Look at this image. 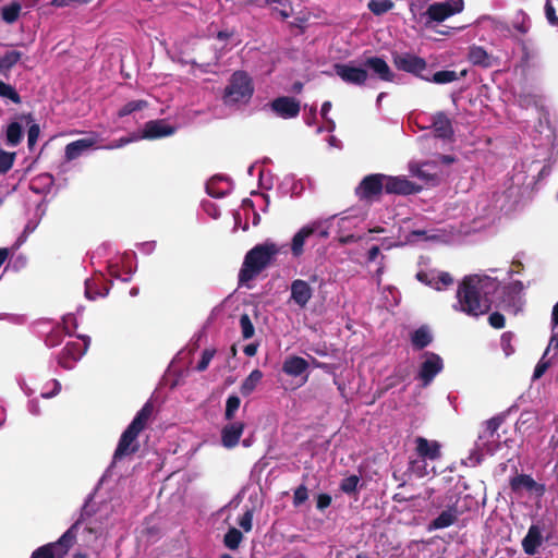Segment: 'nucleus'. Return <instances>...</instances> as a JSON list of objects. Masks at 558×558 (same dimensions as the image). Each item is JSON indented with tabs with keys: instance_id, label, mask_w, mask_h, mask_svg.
<instances>
[{
	"instance_id": "obj_1",
	"label": "nucleus",
	"mask_w": 558,
	"mask_h": 558,
	"mask_svg": "<svg viewBox=\"0 0 558 558\" xmlns=\"http://www.w3.org/2000/svg\"><path fill=\"white\" fill-rule=\"evenodd\" d=\"M483 282L476 275L464 277L458 286L453 308L471 317L487 314L492 308V301L484 291Z\"/></svg>"
},
{
	"instance_id": "obj_2",
	"label": "nucleus",
	"mask_w": 558,
	"mask_h": 558,
	"mask_svg": "<svg viewBox=\"0 0 558 558\" xmlns=\"http://www.w3.org/2000/svg\"><path fill=\"white\" fill-rule=\"evenodd\" d=\"M154 413V404L147 401L136 413L133 421L122 433L118 446L113 453V461H121L125 457L136 453L140 450L138 435L143 432L150 421Z\"/></svg>"
},
{
	"instance_id": "obj_3",
	"label": "nucleus",
	"mask_w": 558,
	"mask_h": 558,
	"mask_svg": "<svg viewBox=\"0 0 558 558\" xmlns=\"http://www.w3.org/2000/svg\"><path fill=\"white\" fill-rule=\"evenodd\" d=\"M276 243L266 241L251 248L243 260L239 271V284H244L256 278L264 269H266L279 253Z\"/></svg>"
},
{
	"instance_id": "obj_4",
	"label": "nucleus",
	"mask_w": 558,
	"mask_h": 558,
	"mask_svg": "<svg viewBox=\"0 0 558 558\" xmlns=\"http://www.w3.org/2000/svg\"><path fill=\"white\" fill-rule=\"evenodd\" d=\"M254 93V85L250 75L244 71H235L225 88L223 102L226 105L246 104Z\"/></svg>"
},
{
	"instance_id": "obj_5",
	"label": "nucleus",
	"mask_w": 558,
	"mask_h": 558,
	"mask_svg": "<svg viewBox=\"0 0 558 558\" xmlns=\"http://www.w3.org/2000/svg\"><path fill=\"white\" fill-rule=\"evenodd\" d=\"M459 494L448 490L444 495L441 502V506H444L445 509L428 523L427 531L432 532L442 530L456 524L460 515L464 512V510L459 506Z\"/></svg>"
},
{
	"instance_id": "obj_6",
	"label": "nucleus",
	"mask_w": 558,
	"mask_h": 558,
	"mask_svg": "<svg viewBox=\"0 0 558 558\" xmlns=\"http://www.w3.org/2000/svg\"><path fill=\"white\" fill-rule=\"evenodd\" d=\"M80 524L81 520H77L57 542L48 543L35 549L31 558H63L75 542V530Z\"/></svg>"
},
{
	"instance_id": "obj_7",
	"label": "nucleus",
	"mask_w": 558,
	"mask_h": 558,
	"mask_svg": "<svg viewBox=\"0 0 558 558\" xmlns=\"http://www.w3.org/2000/svg\"><path fill=\"white\" fill-rule=\"evenodd\" d=\"M393 65L399 70L407 73H411L423 80H429L428 76L423 75V71L426 70L427 63L425 59L409 53V52H393L392 53Z\"/></svg>"
},
{
	"instance_id": "obj_8",
	"label": "nucleus",
	"mask_w": 558,
	"mask_h": 558,
	"mask_svg": "<svg viewBox=\"0 0 558 558\" xmlns=\"http://www.w3.org/2000/svg\"><path fill=\"white\" fill-rule=\"evenodd\" d=\"M386 174L373 173L364 177L357 187L355 194L360 199L372 201L378 198L385 190Z\"/></svg>"
},
{
	"instance_id": "obj_9",
	"label": "nucleus",
	"mask_w": 558,
	"mask_h": 558,
	"mask_svg": "<svg viewBox=\"0 0 558 558\" xmlns=\"http://www.w3.org/2000/svg\"><path fill=\"white\" fill-rule=\"evenodd\" d=\"M336 74L347 84L363 86L367 78L368 72L363 66H355L350 63H336L333 65Z\"/></svg>"
},
{
	"instance_id": "obj_10",
	"label": "nucleus",
	"mask_w": 558,
	"mask_h": 558,
	"mask_svg": "<svg viewBox=\"0 0 558 558\" xmlns=\"http://www.w3.org/2000/svg\"><path fill=\"white\" fill-rule=\"evenodd\" d=\"M425 361L422 362L417 378L423 387H427L444 368L442 359L434 352L424 353Z\"/></svg>"
},
{
	"instance_id": "obj_11",
	"label": "nucleus",
	"mask_w": 558,
	"mask_h": 558,
	"mask_svg": "<svg viewBox=\"0 0 558 558\" xmlns=\"http://www.w3.org/2000/svg\"><path fill=\"white\" fill-rule=\"evenodd\" d=\"M464 8L463 0H450L449 2H435L426 10V15L430 21L442 22L456 13H460Z\"/></svg>"
},
{
	"instance_id": "obj_12",
	"label": "nucleus",
	"mask_w": 558,
	"mask_h": 558,
	"mask_svg": "<svg viewBox=\"0 0 558 558\" xmlns=\"http://www.w3.org/2000/svg\"><path fill=\"white\" fill-rule=\"evenodd\" d=\"M268 106L277 117L286 120L298 117L301 110L300 101L290 96L277 97Z\"/></svg>"
},
{
	"instance_id": "obj_13",
	"label": "nucleus",
	"mask_w": 558,
	"mask_h": 558,
	"mask_svg": "<svg viewBox=\"0 0 558 558\" xmlns=\"http://www.w3.org/2000/svg\"><path fill=\"white\" fill-rule=\"evenodd\" d=\"M420 191L421 186L405 178L386 175L385 192L388 194L411 195L418 193Z\"/></svg>"
},
{
	"instance_id": "obj_14",
	"label": "nucleus",
	"mask_w": 558,
	"mask_h": 558,
	"mask_svg": "<svg viewBox=\"0 0 558 558\" xmlns=\"http://www.w3.org/2000/svg\"><path fill=\"white\" fill-rule=\"evenodd\" d=\"M415 452L422 459L436 461L441 457V445L437 440H428L425 437L417 436L414 440Z\"/></svg>"
},
{
	"instance_id": "obj_15",
	"label": "nucleus",
	"mask_w": 558,
	"mask_h": 558,
	"mask_svg": "<svg viewBox=\"0 0 558 558\" xmlns=\"http://www.w3.org/2000/svg\"><path fill=\"white\" fill-rule=\"evenodd\" d=\"M175 128L168 124L165 120H151L145 123L140 138L156 140L172 135Z\"/></svg>"
},
{
	"instance_id": "obj_16",
	"label": "nucleus",
	"mask_w": 558,
	"mask_h": 558,
	"mask_svg": "<svg viewBox=\"0 0 558 558\" xmlns=\"http://www.w3.org/2000/svg\"><path fill=\"white\" fill-rule=\"evenodd\" d=\"M364 68L372 71V74L384 82H393L395 73L388 63L380 57H369L364 60Z\"/></svg>"
},
{
	"instance_id": "obj_17",
	"label": "nucleus",
	"mask_w": 558,
	"mask_h": 558,
	"mask_svg": "<svg viewBox=\"0 0 558 558\" xmlns=\"http://www.w3.org/2000/svg\"><path fill=\"white\" fill-rule=\"evenodd\" d=\"M85 350L86 344L76 341L68 342L59 355V364L65 369L72 368L73 364L85 353Z\"/></svg>"
},
{
	"instance_id": "obj_18",
	"label": "nucleus",
	"mask_w": 558,
	"mask_h": 558,
	"mask_svg": "<svg viewBox=\"0 0 558 558\" xmlns=\"http://www.w3.org/2000/svg\"><path fill=\"white\" fill-rule=\"evenodd\" d=\"M290 290L291 300L301 308H304L313 296V289L308 282L302 279L293 280Z\"/></svg>"
},
{
	"instance_id": "obj_19",
	"label": "nucleus",
	"mask_w": 558,
	"mask_h": 558,
	"mask_svg": "<svg viewBox=\"0 0 558 558\" xmlns=\"http://www.w3.org/2000/svg\"><path fill=\"white\" fill-rule=\"evenodd\" d=\"M510 488L515 494H521L523 490L544 493V486L537 484L531 475L519 474L510 478Z\"/></svg>"
},
{
	"instance_id": "obj_20",
	"label": "nucleus",
	"mask_w": 558,
	"mask_h": 558,
	"mask_svg": "<svg viewBox=\"0 0 558 558\" xmlns=\"http://www.w3.org/2000/svg\"><path fill=\"white\" fill-rule=\"evenodd\" d=\"M245 425L242 422H233L225 425L221 429V444L226 448H233L244 432Z\"/></svg>"
},
{
	"instance_id": "obj_21",
	"label": "nucleus",
	"mask_w": 558,
	"mask_h": 558,
	"mask_svg": "<svg viewBox=\"0 0 558 558\" xmlns=\"http://www.w3.org/2000/svg\"><path fill=\"white\" fill-rule=\"evenodd\" d=\"M543 543L542 532L538 525L532 524L524 538L522 539V548L526 555H534Z\"/></svg>"
},
{
	"instance_id": "obj_22",
	"label": "nucleus",
	"mask_w": 558,
	"mask_h": 558,
	"mask_svg": "<svg viewBox=\"0 0 558 558\" xmlns=\"http://www.w3.org/2000/svg\"><path fill=\"white\" fill-rule=\"evenodd\" d=\"M433 129L435 135L439 138H451L453 135V128L451 120L446 113L439 111L433 116Z\"/></svg>"
},
{
	"instance_id": "obj_23",
	"label": "nucleus",
	"mask_w": 558,
	"mask_h": 558,
	"mask_svg": "<svg viewBox=\"0 0 558 558\" xmlns=\"http://www.w3.org/2000/svg\"><path fill=\"white\" fill-rule=\"evenodd\" d=\"M94 138H80L69 143L65 146V159L68 161L75 160L81 157L85 151L95 146Z\"/></svg>"
},
{
	"instance_id": "obj_24",
	"label": "nucleus",
	"mask_w": 558,
	"mask_h": 558,
	"mask_svg": "<svg viewBox=\"0 0 558 558\" xmlns=\"http://www.w3.org/2000/svg\"><path fill=\"white\" fill-rule=\"evenodd\" d=\"M308 362L301 356H289L282 364V372L289 376L298 377L304 374L308 368Z\"/></svg>"
},
{
	"instance_id": "obj_25",
	"label": "nucleus",
	"mask_w": 558,
	"mask_h": 558,
	"mask_svg": "<svg viewBox=\"0 0 558 558\" xmlns=\"http://www.w3.org/2000/svg\"><path fill=\"white\" fill-rule=\"evenodd\" d=\"M433 341V336L427 326H421L411 335V343L414 350H423Z\"/></svg>"
},
{
	"instance_id": "obj_26",
	"label": "nucleus",
	"mask_w": 558,
	"mask_h": 558,
	"mask_svg": "<svg viewBox=\"0 0 558 558\" xmlns=\"http://www.w3.org/2000/svg\"><path fill=\"white\" fill-rule=\"evenodd\" d=\"M469 60L474 65L482 68H490L493 65V58L487 51L480 46H472L469 50Z\"/></svg>"
},
{
	"instance_id": "obj_27",
	"label": "nucleus",
	"mask_w": 558,
	"mask_h": 558,
	"mask_svg": "<svg viewBox=\"0 0 558 558\" xmlns=\"http://www.w3.org/2000/svg\"><path fill=\"white\" fill-rule=\"evenodd\" d=\"M311 235H313V230L310 229L306 226L302 227L293 236L292 239V243H291V251H292V254L298 257L300 255H302L303 253V246H304V243L306 241V239H308Z\"/></svg>"
},
{
	"instance_id": "obj_28",
	"label": "nucleus",
	"mask_w": 558,
	"mask_h": 558,
	"mask_svg": "<svg viewBox=\"0 0 558 558\" xmlns=\"http://www.w3.org/2000/svg\"><path fill=\"white\" fill-rule=\"evenodd\" d=\"M263 379V372L258 368L253 369L250 375L243 380L240 387V392L242 396H250L258 386V384Z\"/></svg>"
},
{
	"instance_id": "obj_29",
	"label": "nucleus",
	"mask_w": 558,
	"mask_h": 558,
	"mask_svg": "<svg viewBox=\"0 0 558 558\" xmlns=\"http://www.w3.org/2000/svg\"><path fill=\"white\" fill-rule=\"evenodd\" d=\"M22 5L19 1H12L0 9V16L7 24L15 23L21 14Z\"/></svg>"
},
{
	"instance_id": "obj_30",
	"label": "nucleus",
	"mask_w": 558,
	"mask_h": 558,
	"mask_svg": "<svg viewBox=\"0 0 558 558\" xmlns=\"http://www.w3.org/2000/svg\"><path fill=\"white\" fill-rule=\"evenodd\" d=\"M510 25L520 35H525L531 27L530 17L524 11L518 10L512 15Z\"/></svg>"
},
{
	"instance_id": "obj_31",
	"label": "nucleus",
	"mask_w": 558,
	"mask_h": 558,
	"mask_svg": "<svg viewBox=\"0 0 558 558\" xmlns=\"http://www.w3.org/2000/svg\"><path fill=\"white\" fill-rule=\"evenodd\" d=\"M23 53L17 50L7 51L0 57V73L8 75L12 68L22 59Z\"/></svg>"
},
{
	"instance_id": "obj_32",
	"label": "nucleus",
	"mask_w": 558,
	"mask_h": 558,
	"mask_svg": "<svg viewBox=\"0 0 558 558\" xmlns=\"http://www.w3.org/2000/svg\"><path fill=\"white\" fill-rule=\"evenodd\" d=\"M5 136H7L8 145L13 146V147L17 146L22 142V138H23L22 124L16 121L11 122L7 128Z\"/></svg>"
},
{
	"instance_id": "obj_33",
	"label": "nucleus",
	"mask_w": 558,
	"mask_h": 558,
	"mask_svg": "<svg viewBox=\"0 0 558 558\" xmlns=\"http://www.w3.org/2000/svg\"><path fill=\"white\" fill-rule=\"evenodd\" d=\"M243 539V534L235 527H230L223 536V544L227 548L235 550Z\"/></svg>"
},
{
	"instance_id": "obj_34",
	"label": "nucleus",
	"mask_w": 558,
	"mask_h": 558,
	"mask_svg": "<svg viewBox=\"0 0 558 558\" xmlns=\"http://www.w3.org/2000/svg\"><path fill=\"white\" fill-rule=\"evenodd\" d=\"M265 5H281L282 9L278 10L277 7L272 8L274 12H277L281 20H287L293 12L292 3L290 0H263Z\"/></svg>"
},
{
	"instance_id": "obj_35",
	"label": "nucleus",
	"mask_w": 558,
	"mask_h": 558,
	"mask_svg": "<svg viewBox=\"0 0 558 558\" xmlns=\"http://www.w3.org/2000/svg\"><path fill=\"white\" fill-rule=\"evenodd\" d=\"M393 5L391 0H371L367 8L373 14L379 16L390 11Z\"/></svg>"
},
{
	"instance_id": "obj_36",
	"label": "nucleus",
	"mask_w": 558,
	"mask_h": 558,
	"mask_svg": "<svg viewBox=\"0 0 558 558\" xmlns=\"http://www.w3.org/2000/svg\"><path fill=\"white\" fill-rule=\"evenodd\" d=\"M460 75L452 70H441L433 74L428 81L436 84H448L459 80Z\"/></svg>"
},
{
	"instance_id": "obj_37",
	"label": "nucleus",
	"mask_w": 558,
	"mask_h": 558,
	"mask_svg": "<svg viewBox=\"0 0 558 558\" xmlns=\"http://www.w3.org/2000/svg\"><path fill=\"white\" fill-rule=\"evenodd\" d=\"M241 400L236 395H231L226 401L225 420L231 422L239 410Z\"/></svg>"
},
{
	"instance_id": "obj_38",
	"label": "nucleus",
	"mask_w": 558,
	"mask_h": 558,
	"mask_svg": "<svg viewBox=\"0 0 558 558\" xmlns=\"http://www.w3.org/2000/svg\"><path fill=\"white\" fill-rule=\"evenodd\" d=\"M65 333H70V331H65L64 327H56L53 328L46 337V344L50 348L59 345Z\"/></svg>"
},
{
	"instance_id": "obj_39",
	"label": "nucleus",
	"mask_w": 558,
	"mask_h": 558,
	"mask_svg": "<svg viewBox=\"0 0 558 558\" xmlns=\"http://www.w3.org/2000/svg\"><path fill=\"white\" fill-rule=\"evenodd\" d=\"M0 97L8 98L16 105H20L22 102V98L16 92V89L12 85L7 84L3 81H0Z\"/></svg>"
},
{
	"instance_id": "obj_40",
	"label": "nucleus",
	"mask_w": 558,
	"mask_h": 558,
	"mask_svg": "<svg viewBox=\"0 0 558 558\" xmlns=\"http://www.w3.org/2000/svg\"><path fill=\"white\" fill-rule=\"evenodd\" d=\"M147 107L146 100H132L126 102L118 112L119 117H125L129 116L135 111L143 110Z\"/></svg>"
},
{
	"instance_id": "obj_41",
	"label": "nucleus",
	"mask_w": 558,
	"mask_h": 558,
	"mask_svg": "<svg viewBox=\"0 0 558 558\" xmlns=\"http://www.w3.org/2000/svg\"><path fill=\"white\" fill-rule=\"evenodd\" d=\"M330 219L331 218L325 220H316L307 225V227L313 230V234L317 233L319 238L327 239L329 236Z\"/></svg>"
},
{
	"instance_id": "obj_42",
	"label": "nucleus",
	"mask_w": 558,
	"mask_h": 558,
	"mask_svg": "<svg viewBox=\"0 0 558 558\" xmlns=\"http://www.w3.org/2000/svg\"><path fill=\"white\" fill-rule=\"evenodd\" d=\"M240 327L243 339H251L254 336L255 328L248 314L244 313L241 315Z\"/></svg>"
},
{
	"instance_id": "obj_43",
	"label": "nucleus",
	"mask_w": 558,
	"mask_h": 558,
	"mask_svg": "<svg viewBox=\"0 0 558 558\" xmlns=\"http://www.w3.org/2000/svg\"><path fill=\"white\" fill-rule=\"evenodd\" d=\"M16 154L0 149V174L7 173L14 165Z\"/></svg>"
},
{
	"instance_id": "obj_44",
	"label": "nucleus",
	"mask_w": 558,
	"mask_h": 558,
	"mask_svg": "<svg viewBox=\"0 0 558 558\" xmlns=\"http://www.w3.org/2000/svg\"><path fill=\"white\" fill-rule=\"evenodd\" d=\"M108 288H104V290H100L98 288H96V282L95 281H89L87 280L85 282V295L87 299L89 300H96L97 298L99 296H105L108 294Z\"/></svg>"
},
{
	"instance_id": "obj_45",
	"label": "nucleus",
	"mask_w": 558,
	"mask_h": 558,
	"mask_svg": "<svg viewBox=\"0 0 558 558\" xmlns=\"http://www.w3.org/2000/svg\"><path fill=\"white\" fill-rule=\"evenodd\" d=\"M359 482V476L350 475L341 481L340 489L345 494H353L357 489Z\"/></svg>"
},
{
	"instance_id": "obj_46",
	"label": "nucleus",
	"mask_w": 558,
	"mask_h": 558,
	"mask_svg": "<svg viewBox=\"0 0 558 558\" xmlns=\"http://www.w3.org/2000/svg\"><path fill=\"white\" fill-rule=\"evenodd\" d=\"M453 283V278L449 272L442 271L434 276V289L441 290Z\"/></svg>"
},
{
	"instance_id": "obj_47",
	"label": "nucleus",
	"mask_w": 558,
	"mask_h": 558,
	"mask_svg": "<svg viewBox=\"0 0 558 558\" xmlns=\"http://www.w3.org/2000/svg\"><path fill=\"white\" fill-rule=\"evenodd\" d=\"M216 354V350L215 349H205L202 353V356H201V360L198 361L197 365H196V371L197 372H204L207 369L210 361L213 360V357L215 356Z\"/></svg>"
},
{
	"instance_id": "obj_48",
	"label": "nucleus",
	"mask_w": 558,
	"mask_h": 558,
	"mask_svg": "<svg viewBox=\"0 0 558 558\" xmlns=\"http://www.w3.org/2000/svg\"><path fill=\"white\" fill-rule=\"evenodd\" d=\"M308 498V490L304 484H301L294 489L293 494V505L294 507H299L304 504Z\"/></svg>"
},
{
	"instance_id": "obj_49",
	"label": "nucleus",
	"mask_w": 558,
	"mask_h": 558,
	"mask_svg": "<svg viewBox=\"0 0 558 558\" xmlns=\"http://www.w3.org/2000/svg\"><path fill=\"white\" fill-rule=\"evenodd\" d=\"M488 323L489 325L495 329H501L506 325L505 316L499 312H493L488 316Z\"/></svg>"
},
{
	"instance_id": "obj_50",
	"label": "nucleus",
	"mask_w": 558,
	"mask_h": 558,
	"mask_svg": "<svg viewBox=\"0 0 558 558\" xmlns=\"http://www.w3.org/2000/svg\"><path fill=\"white\" fill-rule=\"evenodd\" d=\"M513 338V333L510 331L504 332L500 338L501 347L506 355H510L514 352V349L511 344Z\"/></svg>"
},
{
	"instance_id": "obj_51",
	"label": "nucleus",
	"mask_w": 558,
	"mask_h": 558,
	"mask_svg": "<svg viewBox=\"0 0 558 558\" xmlns=\"http://www.w3.org/2000/svg\"><path fill=\"white\" fill-rule=\"evenodd\" d=\"M253 512L252 510H246L243 515L239 519V525L245 531L250 532L253 527Z\"/></svg>"
},
{
	"instance_id": "obj_52",
	"label": "nucleus",
	"mask_w": 558,
	"mask_h": 558,
	"mask_svg": "<svg viewBox=\"0 0 558 558\" xmlns=\"http://www.w3.org/2000/svg\"><path fill=\"white\" fill-rule=\"evenodd\" d=\"M39 133H40V129H39L38 124L34 123V124L29 125L28 132H27V144L31 149L36 144Z\"/></svg>"
},
{
	"instance_id": "obj_53",
	"label": "nucleus",
	"mask_w": 558,
	"mask_h": 558,
	"mask_svg": "<svg viewBox=\"0 0 558 558\" xmlns=\"http://www.w3.org/2000/svg\"><path fill=\"white\" fill-rule=\"evenodd\" d=\"M332 498L329 494L322 493L317 496L316 499V508L319 511H324L331 505Z\"/></svg>"
},
{
	"instance_id": "obj_54",
	"label": "nucleus",
	"mask_w": 558,
	"mask_h": 558,
	"mask_svg": "<svg viewBox=\"0 0 558 558\" xmlns=\"http://www.w3.org/2000/svg\"><path fill=\"white\" fill-rule=\"evenodd\" d=\"M137 140H140L138 135L124 136V137H121L119 140L111 142L109 144L108 148H110V149L120 148V147H123L134 141H137Z\"/></svg>"
},
{
	"instance_id": "obj_55",
	"label": "nucleus",
	"mask_w": 558,
	"mask_h": 558,
	"mask_svg": "<svg viewBox=\"0 0 558 558\" xmlns=\"http://www.w3.org/2000/svg\"><path fill=\"white\" fill-rule=\"evenodd\" d=\"M545 14L549 24L558 25V16L556 14V9L554 8L550 1H547L545 4Z\"/></svg>"
},
{
	"instance_id": "obj_56",
	"label": "nucleus",
	"mask_w": 558,
	"mask_h": 558,
	"mask_svg": "<svg viewBox=\"0 0 558 558\" xmlns=\"http://www.w3.org/2000/svg\"><path fill=\"white\" fill-rule=\"evenodd\" d=\"M501 423L502 418L500 416L492 417L486 422V432L489 434V436H494V434L500 427Z\"/></svg>"
},
{
	"instance_id": "obj_57",
	"label": "nucleus",
	"mask_w": 558,
	"mask_h": 558,
	"mask_svg": "<svg viewBox=\"0 0 558 558\" xmlns=\"http://www.w3.org/2000/svg\"><path fill=\"white\" fill-rule=\"evenodd\" d=\"M550 366L549 361H545L544 357L536 364L533 373V379L541 378Z\"/></svg>"
},
{
	"instance_id": "obj_58",
	"label": "nucleus",
	"mask_w": 558,
	"mask_h": 558,
	"mask_svg": "<svg viewBox=\"0 0 558 558\" xmlns=\"http://www.w3.org/2000/svg\"><path fill=\"white\" fill-rule=\"evenodd\" d=\"M416 279L422 282V283H425L432 288H434V275L430 276L429 274L425 272V271H418L416 274Z\"/></svg>"
},
{
	"instance_id": "obj_59",
	"label": "nucleus",
	"mask_w": 558,
	"mask_h": 558,
	"mask_svg": "<svg viewBox=\"0 0 558 558\" xmlns=\"http://www.w3.org/2000/svg\"><path fill=\"white\" fill-rule=\"evenodd\" d=\"M412 173L420 178V179H423L425 181H434L435 180V175L434 174H429L427 172L424 171V169L422 167H416V169H412L411 170Z\"/></svg>"
},
{
	"instance_id": "obj_60",
	"label": "nucleus",
	"mask_w": 558,
	"mask_h": 558,
	"mask_svg": "<svg viewBox=\"0 0 558 558\" xmlns=\"http://www.w3.org/2000/svg\"><path fill=\"white\" fill-rule=\"evenodd\" d=\"M362 240V236H356L354 234H348L339 238V243L342 245H347L350 243H355L357 241Z\"/></svg>"
},
{
	"instance_id": "obj_61",
	"label": "nucleus",
	"mask_w": 558,
	"mask_h": 558,
	"mask_svg": "<svg viewBox=\"0 0 558 558\" xmlns=\"http://www.w3.org/2000/svg\"><path fill=\"white\" fill-rule=\"evenodd\" d=\"M410 464H411V469L414 472H416V474L418 476H424L426 474L425 471H424L425 470V465H420L418 461H415V460L411 461Z\"/></svg>"
},
{
	"instance_id": "obj_62",
	"label": "nucleus",
	"mask_w": 558,
	"mask_h": 558,
	"mask_svg": "<svg viewBox=\"0 0 558 558\" xmlns=\"http://www.w3.org/2000/svg\"><path fill=\"white\" fill-rule=\"evenodd\" d=\"M380 254V250L378 246H372L367 252V262L372 263L374 262L378 255Z\"/></svg>"
},
{
	"instance_id": "obj_63",
	"label": "nucleus",
	"mask_w": 558,
	"mask_h": 558,
	"mask_svg": "<svg viewBox=\"0 0 558 558\" xmlns=\"http://www.w3.org/2000/svg\"><path fill=\"white\" fill-rule=\"evenodd\" d=\"M331 102L330 101H325L322 106V109H320V114L323 117V119H325L326 121L328 122H331L329 119H328V112L330 111L331 109Z\"/></svg>"
},
{
	"instance_id": "obj_64",
	"label": "nucleus",
	"mask_w": 558,
	"mask_h": 558,
	"mask_svg": "<svg viewBox=\"0 0 558 558\" xmlns=\"http://www.w3.org/2000/svg\"><path fill=\"white\" fill-rule=\"evenodd\" d=\"M257 348H258V344L250 343V344L244 347L243 351H244L245 355L254 356L257 353Z\"/></svg>"
}]
</instances>
